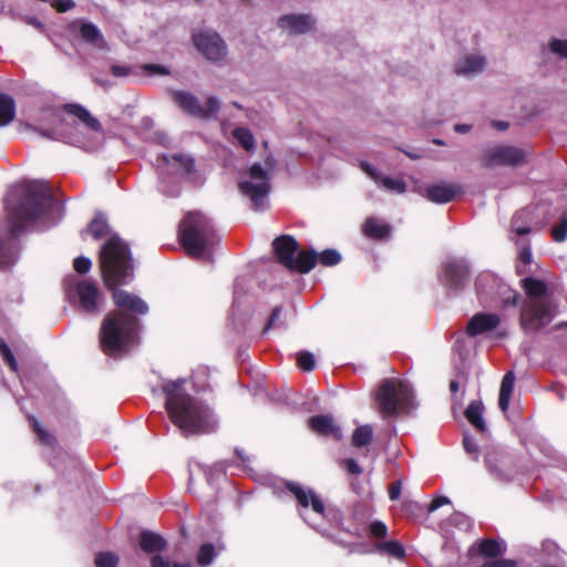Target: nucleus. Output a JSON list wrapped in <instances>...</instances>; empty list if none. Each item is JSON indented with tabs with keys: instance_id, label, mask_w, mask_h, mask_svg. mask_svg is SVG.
<instances>
[{
	"instance_id": "nucleus-1",
	"label": "nucleus",
	"mask_w": 567,
	"mask_h": 567,
	"mask_svg": "<svg viewBox=\"0 0 567 567\" xmlns=\"http://www.w3.org/2000/svg\"><path fill=\"white\" fill-rule=\"evenodd\" d=\"M183 381H169L163 385L165 409L171 422L185 436L210 434L217 429L213 410L203 401L186 393Z\"/></svg>"
},
{
	"instance_id": "nucleus-2",
	"label": "nucleus",
	"mask_w": 567,
	"mask_h": 567,
	"mask_svg": "<svg viewBox=\"0 0 567 567\" xmlns=\"http://www.w3.org/2000/svg\"><path fill=\"white\" fill-rule=\"evenodd\" d=\"M55 203L47 183L34 182L14 188L6 198L7 223L12 237L23 234Z\"/></svg>"
},
{
	"instance_id": "nucleus-3",
	"label": "nucleus",
	"mask_w": 567,
	"mask_h": 567,
	"mask_svg": "<svg viewBox=\"0 0 567 567\" xmlns=\"http://www.w3.org/2000/svg\"><path fill=\"white\" fill-rule=\"evenodd\" d=\"M101 277L106 289L131 284L135 265L127 243L114 235L102 246L99 254Z\"/></svg>"
},
{
	"instance_id": "nucleus-4",
	"label": "nucleus",
	"mask_w": 567,
	"mask_h": 567,
	"mask_svg": "<svg viewBox=\"0 0 567 567\" xmlns=\"http://www.w3.org/2000/svg\"><path fill=\"white\" fill-rule=\"evenodd\" d=\"M140 331V318L122 311H110L100 326V348L110 357L127 352L138 341Z\"/></svg>"
},
{
	"instance_id": "nucleus-5",
	"label": "nucleus",
	"mask_w": 567,
	"mask_h": 567,
	"mask_svg": "<svg viewBox=\"0 0 567 567\" xmlns=\"http://www.w3.org/2000/svg\"><path fill=\"white\" fill-rule=\"evenodd\" d=\"M178 239L188 256L206 257L210 262V250L219 241L212 220L199 212H189L184 216L178 226Z\"/></svg>"
},
{
	"instance_id": "nucleus-6",
	"label": "nucleus",
	"mask_w": 567,
	"mask_h": 567,
	"mask_svg": "<svg viewBox=\"0 0 567 567\" xmlns=\"http://www.w3.org/2000/svg\"><path fill=\"white\" fill-rule=\"evenodd\" d=\"M412 398L413 394L409 386L395 379L384 380L375 394L379 411L384 419L406 411L411 405Z\"/></svg>"
},
{
	"instance_id": "nucleus-7",
	"label": "nucleus",
	"mask_w": 567,
	"mask_h": 567,
	"mask_svg": "<svg viewBox=\"0 0 567 567\" xmlns=\"http://www.w3.org/2000/svg\"><path fill=\"white\" fill-rule=\"evenodd\" d=\"M557 313L555 301L523 302L519 311V327L526 334H535L547 327Z\"/></svg>"
},
{
	"instance_id": "nucleus-8",
	"label": "nucleus",
	"mask_w": 567,
	"mask_h": 567,
	"mask_svg": "<svg viewBox=\"0 0 567 567\" xmlns=\"http://www.w3.org/2000/svg\"><path fill=\"white\" fill-rule=\"evenodd\" d=\"M248 175L252 181L239 182L238 189L250 199L251 208L258 212L265 208L266 198L270 193V176L259 163L250 166Z\"/></svg>"
},
{
	"instance_id": "nucleus-9",
	"label": "nucleus",
	"mask_w": 567,
	"mask_h": 567,
	"mask_svg": "<svg viewBox=\"0 0 567 567\" xmlns=\"http://www.w3.org/2000/svg\"><path fill=\"white\" fill-rule=\"evenodd\" d=\"M526 150L513 145H496L484 151L480 157L484 168L509 166L516 167L527 163Z\"/></svg>"
},
{
	"instance_id": "nucleus-10",
	"label": "nucleus",
	"mask_w": 567,
	"mask_h": 567,
	"mask_svg": "<svg viewBox=\"0 0 567 567\" xmlns=\"http://www.w3.org/2000/svg\"><path fill=\"white\" fill-rule=\"evenodd\" d=\"M172 99L186 114L200 120L215 117L220 109V103L215 96L207 99L205 106H202L198 99L187 91H173Z\"/></svg>"
},
{
	"instance_id": "nucleus-11",
	"label": "nucleus",
	"mask_w": 567,
	"mask_h": 567,
	"mask_svg": "<svg viewBox=\"0 0 567 567\" xmlns=\"http://www.w3.org/2000/svg\"><path fill=\"white\" fill-rule=\"evenodd\" d=\"M484 463L489 474L502 482H508L515 470L513 456L494 446L486 449Z\"/></svg>"
},
{
	"instance_id": "nucleus-12",
	"label": "nucleus",
	"mask_w": 567,
	"mask_h": 567,
	"mask_svg": "<svg viewBox=\"0 0 567 567\" xmlns=\"http://www.w3.org/2000/svg\"><path fill=\"white\" fill-rule=\"evenodd\" d=\"M196 49L209 61H221L227 54V47L216 32L200 31L193 35Z\"/></svg>"
},
{
	"instance_id": "nucleus-13",
	"label": "nucleus",
	"mask_w": 567,
	"mask_h": 567,
	"mask_svg": "<svg viewBox=\"0 0 567 567\" xmlns=\"http://www.w3.org/2000/svg\"><path fill=\"white\" fill-rule=\"evenodd\" d=\"M107 290L112 292V300L116 306V309L113 311H122L123 313L136 316L137 318L148 312V305L137 295L120 289V287Z\"/></svg>"
},
{
	"instance_id": "nucleus-14",
	"label": "nucleus",
	"mask_w": 567,
	"mask_h": 567,
	"mask_svg": "<svg viewBox=\"0 0 567 567\" xmlns=\"http://www.w3.org/2000/svg\"><path fill=\"white\" fill-rule=\"evenodd\" d=\"M470 276V267L465 260L454 259L443 265L442 281L451 290H463Z\"/></svg>"
},
{
	"instance_id": "nucleus-15",
	"label": "nucleus",
	"mask_w": 567,
	"mask_h": 567,
	"mask_svg": "<svg viewBox=\"0 0 567 567\" xmlns=\"http://www.w3.org/2000/svg\"><path fill=\"white\" fill-rule=\"evenodd\" d=\"M75 296L80 308L89 315L100 312L101 291L95 282L81 280L75 286Z\"/></svg>"
},
{
	"instance_id": "nucleus-16",
	"label": "nucleus",
	"mask_w": 567,
	"mask_h": 567,
	"mask_svg": "<svg viewBox=\"0 0 567 567\" xmlns=\"http://www.w3.org/2000/svg\"><path fill=\"white\" fill-rule=\"evenodd\" d=\"M285 488L293 495L299 506L302 508L311 506L315 513L322 516L324 515L326 506L322 499L311 488L306 489L296 482H286Z\"/></svg>"
},
{
	"instance_id": "nucleus-17",
	"label": "nucleus",
	"mask_w": 567,
	"mask_h": 567,
	"mask_svg": "<svg viewBox=\"0 0 567 567\" xmlns=\"http://www.w3.org/2000/svg\"><path fill=\"white\" fill-rule=\"evenodd\" d=\"M272 248L277 261L288 269L299 249V243L291 235H280L274 239Z\"/></svg>"
},
{
	"instance_id": "nucleus-18",
	"label": "nucleus",
	"mask_w": 567,
	"mask_h": 567,
	"mask_svg": "<svg viewBox=\"0 0 567 567\" xmlns=\"http://www.w3.org/2000/svg\"><path fill=\"white\" fill-rule=\"evenodd\" d=\"M315 19L310 14H284L278 21L277 25L280 29L288 30L291 34H305L312 31L315 27Z\"/></svg>"
},
{
	"instance_id": "nucleus-19",
	"label": "nucleus",
	"mask_w": 567,
	"mask_h": 567,
	"mask_svg": "<svg viewBox=\"0 0 567 567\" xmlns=\"http://www.w3.org/2000/svg\"><path fill=\"white\" fill-rule=\"evenodd\" d=\"M462 193L463 188L461 185L445 182L433 184L425 188V197L435 204L450 203Z\"/></svg>"
},
{
	"instance_id": "nucleus-20",
	"label": "nucleus",
	"mask_w": 567,
	"mask_h": 567,
	"mask_svg": "<svg viewBox=\"0 0 567 567\" xmlns=\"http://www.w3.org/2000/svg\"><path fill=\"white\" fill-rule=\"evenodd\" d=\"M520 287L526 293V299L523 302L554 301L553 293L548 291V286L540 279L526 277L522 279Z\"/></svg>"
},
{
	"instance_id": "nucleus-21",
	"label": "nucleus",
	"mask_w": 567,
	"mask_h": 567,
	"mask_svg": "<svg viewBox=\"0 0 567 567\" xmlns=\"http://www.w3.org/2000/svg\"><path fill=\"white\" fill-rule=\"evenodd\" d=\"M501 323V318L496 313L478 312L467 322L466 333L470 337L495 330Z\"/></svg>"
},
{
	"instance_id": "nucleus-22",
	"label": "nucleus",
	"mask_w": 567,
	"mask_h": 567,
	"mask_svg": "<svg viewBox=\"0 0 567 567\" xmlns=\"http://www.w3.org/2000/svg\"><path fill=\"white\" fill-rule=\"evenodd\" d=\"M309 429L321 436H331L336 441L342 439V432L339 425L329 414L313 415L308 420Z\"/></svg>"
},
{
	"instance_id": "nucleus-23",
	"label": "nucleus",
	"mask_w": 567,
	"mask_h": 567,
	"mask_svg": "<svg viewBox=\"0 0 567 567\" xmlns=\"http://www.w3.org/2000/svg\"><path fill=\"white\" fill-rule=\"evenodd\" d=\"M69 29L72 33H79V37L89 44H94L99 48H102L104 44L101 31L92 22L75 20L69 25Z\"/></svg>"
},
{
	"instance_id": "nucleus-24",
	"label": "nucleus",
	"mask_w": 567,
	"mask_h": 567,
	"mask_svg": "<svg viewBox=\"0 0 567 567\" xmlns=\"http://www.w3.org/2000/svg\"><path fill=\"white\" fill-rule=\"evenodd\" d=\"M318 262V254L316 250H299L297 256L292 259V264L288 267V270L308 274L310 272Z\"/></svg>"
},
{
	"instance_id": "nucleus-25",
	"label": "nucleus",
	"mask_w": 567,
	"mask_h": 567,
	"mask_svg": "<svg viewBox=\"0 0 567 567\" xmlns=\"http://www.w3.org/2000/svg\"><path fill=\"white\" fill-rule=\"evenodd\" d=\"M63 110L73 116H75L82 124L94 132L102 131V124L95 118L84 106L78 103H68L63 106Z\"/></svg>"
},
{
	"instance_id": "nucleus-26",
	"label": "nucleus",
	"mask_w": 567,
	"mask_h": 567,
	"mask_svg": "<svg viewBox=\"0 0 567 567\" xmlns=\"http://www.w3.org/2000/svg\"><path fill=\"white\" fill-rule=\"evenodd\" d=\"M141 549L146 554L159 555L166 547V540L157 533L143 530L138 540Z\"/></svg>"
},
{
	"instance_id": "nucleus-27",
	"label": "nucleus",
	"mask_w": 567,
	"mask_h": 567,
	"mask_svg": "<svg viewBox=\"0 0 567 567\" xmlns=\"http://www.w3.org/2000/svg\"><path fill=\"white\" fill-rule=\"evenodd\" d=\"M363 234L373 240H383L390 236V225L379 220L374 217H369L363 224Z\"/></svg>"
},
{
	"instance_id": "nucleus-28",
	"label": "nucleus",
	"mask_w": 567,
	"mask_h": 567,
	"mask_svg": "<svg viewBox=\"0 0 567 567\" xmlns=\"http://www.w3.org/2000/svg\"><path fill=\"white\" fill-rule=\"evenodd\" d=\"M483 412L484 405L481 401H472L464 412L466 420L482 433L486 431Z\"/></svg>"
},
{
	"instance_id": "nucleus-29",
	"label": "nucleus",
	"mask_w": 567,
	"mask_h": 567,
	"mask_svg": "<svg viewBox=\"0 0 567 567\" xmlns=\"http://www.w3.org/2000/svg\"><path fill=\"white\" fill-rule=\"evenodd\" d=\"M515 374L513 371H508L502 379L499 395H498V406L503 412H506L509 408L511 396L514 389Z\"/></svg>"
},
{
	"instance_id": "nucleus-30",
	"label": "nucleus",
	"mask_w": 567,
	"mask_h": 567,
	"mask_svg": "<svg viewBox=\"0 0 567 567\" xmlns=\"http://www.w3.org/2000/svg\"><path fill=\"white\" fill-rule=\"evenodd\" d=\"M16 115V102L12 96L0 93V127L9 125Z\"/></svg>"
},
{
	"instance_id": "nucleus-31",
	"label": "nucleus",
	"mask_w": 567,
	"mask_h": 567,
	"mask_svg": "<svg viewBox=\"0 0 567 567\" xmlns=\"http://www.w3.org/2000/svg\"><path fill=\"white\" fill-rule=\"evenodd\" d=\"M159 158L165 164H171V162L179 164L185 174H193L196 171L195 158L190 155L183 153H176L173 155L163 154Z\"/></svg>"
},
{
	"instance_id": "nucleus-32",
	"label": "nucleus",
	"mask_w": 567,
	"mask_h": 567,
	"mask_svg": "<svg viewBox=\"0 0 567 567\" xmlns=\"http://www.w3.org/2000/svg\"><path fill=\"white\" fill-rule=\"evenodd\" d=\"M484 59L477 55H468L461 60L455 68L457 74H468L482 71L484 68Z\"/></svg>"
},
{
	"instance_id": "nucleus-33",
	"label": "nucleus",
	"mask_w": 567,
	"mask_h": 567,
	"mask_svg": "<svg viewBox=\"0 0 567 567\" xmlns=\"http://www.w3.org/2000/svg\"><path fill=\"white\" fill-rule=\"evenodd\" d=\"M86 230L94 239H101L106 236L109 233V224L105 216L102 213H96L89 223Z\"/></svg>"
},
{
	"instance_id": "nucleus-34",
	"label": "nucleus",
	"mask_w": 567,
	"mask_h": 567,
	"mask_svg": "<svg viewBox=\"0 0 567 567\" xmlns=\"http://www.w3.org/2000/svg\"><path fill=\"white\" fill-rule=\"evenodd\" d=\"M373 430L369 424L358 426L353 434L351 443L354 447H364L372 442Z\"/></svg>"
},
{
	"instance_id": "nucleus-35",
	"label": "nucleus",
	"mask_w": 567,
	"mask_h": 567,
	"mask_svg": "<svg viewBox=\"0 0 567 567\" xmlns=\"http://www.w3.org/2000/svg\"><path fill=\"white\" fill-rule=\"evenodd\" d=\"M33 432L35 433L38 441L45 446L53 447L56 443L55 437L45 429L42 427L40 422L32 415L28 417Z\"/></svg>"
},
{
	"instance_id": "nucleus-36",
	"label": "nucleus",
	"mask_w": 567,
	"mask_h": 567,
	"mask_svg": "<svg viewBox=\"0 0 567 567\" xmlns=\"http://www.w3.org/2000/svg\"><path fill=\"white\" fill-rule=\"evenodd\" d=\"M478 553L486 558H497L502 555L501 544L493 538H485L478 544Z\"/></svg>"
},
{
	"instance_id": "nucleus-37",
	"label": "nucleus",
	"mask_w": 567,
	"mask_h": 567,
	"mask_svg": "<svg viewBox=\"0 0 567 567\" xmlns=\"http://www.w3.org/2000/svg\"><path fill=\"white\" fill-rule=\"evenodd\" d=\"M377 548L380 553H385L398 559H403L405 557V549L398 540L380 543Z\"/></svg>"
},
{
	"instance_id": "nucleus-38",
	"label": "nucleus",
	"mask_w": 567,
	"mask_h": 567,
	"mask_svg": "<svg viewBox=\"0 0 567 567\" xmlns=\"http://www.w3.org/2000/svg\"><path fill=\"white\" fill-rule=\"evenodd\" d=\"M233 136L246 150L251 151L255 147V138L250 130L246 127H236L233 131Z\"/></svg>"
},
{
	"instance_id": "nucleus-39",
	"label": "nucleus",
	"mask_w": 567,
	"mask_h": 567,
	"mask_svg": "<svg viewBox=\"0 0 567 567\" xmlns=\"http://www.w3.org/2000/svg\"><path fill=\"white\" fill-rule=\"evenodd\" d=\"M550 235L556 243H563L567 239V212L563 213L558 224L551 228Z\"/></svg>"
},
{
	"instance_id": "nucleus-40",
	"label": "nucleus",
	"mask_w": 567,
	"mask_h": 567,
	"mask_svg": "<svg viewBox=\"0 0 567 567\" xmlns=\"http://www.w3.org/2000/svg\"><path fill=\"white\" fill-rule=\"evenodd\" d=\"M341 254L332 248L324 249L320 254H318V262H320L324 267H332L338 265L341 261Z\"/></svg>"
},
{
	"instance_id": "nucleus-41",
	"label": "nucleus",
	"mask_w": 567,
	"mask_h": 567,
	"mask_svg": "<svg viewBox=\"0 0 567 567\" xmlns=\"http://www.w3.org/2000/svg\"><path fill=\"white\" fill-rule=\"evenodd\" d=\"M378 183L381 184V186L384 187L385 189L398 194H402L406 190V184L401 178H391L381 175Z\"/></svg>"
},
{
	"instance_id": "nucleus-42",
	"label": "nucleus",
	"mask_w": 567,
	"mask_h": 567,
	"mask_svg": "<svg viewBox=\"0 0 567 567\" xmlns=\"http://www.w3.org/2000/svg\"><path fill=\"white\" fill-rule=\"evenodd\" d=\"M214 557H215L214 545L210 543H206L199 547L196 559L200 566H207L213 561Z\"/></svg>"
},
{
	"instance_id": "nucleus-43",
	"label": "nucleus",
	"mask_w": 567,
	"mask_h": 567,
	"mask_svg": "<svg viewBox=\"0 0 567 567\" xmlns=\"http://www.w3.org/2000/svg\"><path fill=\"white\" fill-rule=\"evenodd\" d=\"M118 556L111 551L99 553L95 556V566L96 567H117L118 565Z\"/></svg>"
},
{
	"instance_id": "nucleus-44",
	"label": "nucleus",
	"mask_w": 567,
	"mask_h": 567,
	"mask_svg": "<svg viewBox=\"0 0 567 567\" xmlns=\"http://www.w3.org/2000/svg\"><path fill=\"white\" fill-rule=\"evenodd\" d=\"M297 365L302 371H312L316 365L315 355L309 351H300L297 354Z\"/></svg>"
},
{
	"instance_id": "nucleus-45",
	"label": "nucleus",
	"mask_w": 567,
	"mask_h": 567,
	"mask_svg": "<svg viewBox=\"0 0 567 567\" xmlns=\"http://www.w3.org/2000/svg\"><path fill=\"white\" fill-rule=\"evenodd\" d=\"M0 355L2 357L3 361L8 364L11 371H18V363L16 360L14 354L12 353L11 349L7 344V342L0 338Z\"/></svg>"
},
{
	"instance_id": "nucleus-46",
	"label": "nucleus",
	"mask_w": 567,
	"mask_h": 567,
	"mask_svg": "<svg viewBox=\"0 0 567 567\" xmlns=\"http://www.w3.org/2000/svg\"><path fill=\"white\" fill-rule=\"evenodd\" d=\"M151 567H190V561L171 563L161 555H154L151 558Z\"/></svg>"
},
{
	"instance_id": "nucleus-47",
	"label": "nucleus",
	"mask_w": 567,
	"mask_h": 567,
	"mask_svg": "<svg viewBox=\"0 0 567 567\" xmlns=\"http://www.w3.org/2000/svg\"><path fill=\"white\" fill-rule=\"evenodd\" d=\"M91 266H92L91 259L87 257H84V256L76 257L73 261V268L80 275H84V274L89 272L91 269Z\"/></svg>"
},
{
	"instance_id": "nucleus-48",
	"label": "nucleus",
	"mask_w": 567,
	"mask_h": 567,
	"mask_svg": "<svg viewBox=\"0 0 567 567\" xmlns=\"http://www.w3.org/2000/svg\"><path fill=\"white\" fill-rule=\"evenodd\" d=\"M340 466L347 471L350 475L362 474V468L354 458H344L340 462Z\"/></svg>"
},
{
	"instance_id": "nucleus-49",
	"label": "nucleus",
	"mask_w": 567,
	"mask_h": 567,
	"mask_svg": "<svg viewBox=\"0 0 567 567\" xmlns=\"http://www.w3.org/2000/svg\"><path fill=\"white\" fill-rule=\"evenodd\" d=\"M143 71L148 75H169L171 71L168 68L161 64H144L142 66Z\"/></svg>"
},
{
	"instance_id": "nucleus-50",
	"label": "nucleus",
	"mask_w": 567,
	"mask_h": 567,
	"mask_svg": "<svg viewBox=\"0 0 567 567\" xmlns=\"http://www.w3.org/2000/svg\"><path fill=\"white\" fill-rule=\"evenodd\" d=\"M369 530L373 537L380 538V539L385 538L388 535L386 525L380 520H375V522L371 523Z\"/></svg>"
},
{
	"instance_id": "nucleus-51",
	"label": "nucleus",
	"mask_w": 567,
	"mask_h": 567,
	"mask_svg": "<svg viewBox=\"0 0 567 567\" xmlns=\"http://www.w3.org/2000/svg\"><path fill=\"white\" fill-rule=\"evenodd\" d=\"M550 51L563 58H567V40L554 39L549 43Z\"/></svg>"
},
{
	"instance_id": "nucleus-52",
	"label": "nucleus",
	"mask_w": 567,
	"mask_h": 567,
	"mask_svg": "<svg viewBox=\"0 0 567 567\" xmlns=\"http://www.w3.org/2000/svg\"><path fill=\"white\" fill-rule=\"evenodd\" d=\"M281 311H282L281 306H277L272 309V311L269 316V319L267 321V324L264 328V331H262L264 333L268 332L270 329H272L274 327L277 326V323L281 317Z\"/></svg>"
},
{
	"instance_id": "nucleus-53",
	"label": "nucleus",
	"mask_w": 567,
	"mask_h": 567,
	"mask_svg": "<svg viewBox=\"0 0 567 567\" xmlns=\"http://www.w3.org/2000/svg\"><path fill=\"white\" fill-rule=\"evenodd\" d=\"M463 447L466 453L474 455V461H478V446L471 436L464 435Z\"/></svg>"
},
{
	"instance_id": "nucleus-54",
	"label": "nucleus",
	"mask_w": 567,
	"mask_h": 567,
	"mask_svg": "<svg viewBox=\"0 0 567 567\" xmlns=\"http://www.w3.org/2000/svg\"><path fill=\"white\" fill-rule=\"evenodd\" d=\"M421 511V506L417 502L405 499L402 502V512L408 516H415Z\"/></svg>"
},
{
	"instance_id": "nucleus-55",
	"label": "nucleus",
	"mask_w": 567,
	"mask_h": 567,
	"mask_svg": "<svg viewBox=\"0 0 567 567\" xmlns=\"http://www.w3.org/2000/svg\"><path fill=\"white\" fill-rule=\"evenodd\" d=\"M110 71H111V74L116 78L128 76L132 73V69L130 66L117 65V64L111 65Z\"/></svg>"
},
{
	"instance_id": "nucleus-56",
	"label": "nucleus",
	"mask_w": 567,
	"mask_h": 567,
	"mask_svg": "<svg viewBox=\"0 0 567 567\" xmlns=\"http://www.w3.org/2000/svg\"><path fill=\"white\" fill-rule=\"evenodd\" d=\"M73 0H55L52 7L60 13L66 12L74 7Z\"/></svg>"
},
{
	"instance_id": "nucleus-57",
	"label": "nucleus",
	"mask_w": 567,
	"mask_h": 567,
	"mask_svg": "<svg viewBox=\"0 0 567 567\" xmlns=\"http://www.w3.org/2000/svg\"><path fill=\"white\" fill-rule=\"evenodd\" d=\"M401 491H402V483L401 481H394L390 484L389 486V489H388V493H389V498L391 501H396L399 499L400 495H401Z\"/></svg>"
},
{
	"instance_id": "nucleus-58",
	"label": "nucleus",
	"mask_w": 567,
	"mask_h": 567,
	"mask_svg": "<svg viewBox=\"0 0 567 567\" xmlns=\"http://www.w3.org/2000/svg\"><path fill=\"white\" fill-rule=\"evenodd\" d=\"M450 499L445 496H439L432 499V502L427 506V512L433 513L439 509L441 506L449 504Z\"/></svg>"
},
{
	"instance_id": "nucleus-59",
	"label": "nucleus",
	"mask_w": 567,
	"mask_h": 567,
	"mask_svg": "<svg viewBox=\"0 0 567 567\" xmlns=\"http://www.w3.org/2000/svg\"><path fill=\"white\" fill-rule=\"evenodd\" d=\"M361 168L364 171L373 181L379 182L381 174L369 163L362 162Z\"/></svg>"
},
{
	"instance_id": "nucleus-60",
	"label": "nucleus",
	"mask_w": 567,
	"mask_h": 567,
	"mask_svg": "<svg viewBox=\"0 0 567 567\" xmlns=\"http://www.w3.org/2000/svg\"><path fill=\"white\" fill-rule=\"evenodd\" d=\"M519 260L527 265L532 261V251L529 247H523L519 251Z\"/></svg>"
},
{
	"instance_id": "nucleus-61",
	"label": "nucleus",
	"mask_w": 567,
	"mask_h": 567,
	"mask_svg": "<svg viewBox=\"0 0 567 567\" xmlns=\"http://www.w3.org/2000/svg\"><path fill=\"white\" fill-rule=\"evenodd\" d=\"M3 249H4V240L0 238V267H4V266L9 265L8 260H3V258L6 257L3 254Z\"/></svg>"
},
{
	"instance_id": "nucleus-62",
	"label": "nucleus",
	"mask_w": 567,
	"mask_h": 567,
	"mask_svg": "<svg viewBox=\"0 0 567 567\" xmlns=\"http://www.w3.org/2000/svg\"><path fill=\"white\" fill-rule=\"evenodd\" d=\"M492 125L499 131H505L509 126L508 123L504 121H493Z\"/></svg>"
},
{
	"instance_id": "nucleus-63",
	"label": "nucleus",
	"mask_w": 567,
	"mask_h": 567,
	"mask_svg": "<svg viewBox=\"0 0 567 567\" xmlns=\"http://www.w3.org/2000/svg\"><path fill=\"white\" fill-rule=\"evenodd\" d=\"M519 300H520V296L518 293H514V296L512 298H507L505 300V303L507 306H517L519 303Z\"/></svg>"
},
{
	"instance_id": "nucleus-64",
	"label": "nucleus",
	"mask_w": 567,
	"mask_h": 567,
	"mask_svg": "<svg viewBox=\"0 0 567 567\" xmlns=\"http://www.w3.org/2000/svg\"><path fill=\"white\" fill-rule=\"evenodd\" d=\"M454 130L458 133H467L471 130V125L467 124H456Z\"/></svg>"
}]
</instances>
